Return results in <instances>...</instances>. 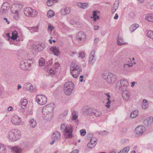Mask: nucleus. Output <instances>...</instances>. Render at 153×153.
Segmentation results:
<instances>
[{
	"label": "nucleus",
	"instance_id": "obj_63",
	"mask_svg": "<svg viewBox=\"0 0 153 153\" xmlns=\"http://www.w3.org/2000/svg\"><path fill=\"white\" fill-rule=\"evenodd\" d=\"M79 152L78 149H76L71 152L70 153H78Z\"/></svg>",
	"mask_w": 153,
	"mask_h": 153
},
{
	"label": "nucleus",
	"instance_id": "obj_21",
	"mask_svg": "<svg viewBox=\"0 0 153 153\" xmlns=\"http://www.w3.org/2000/svg\"><path fill=\"white\" fill-rule=\"evenodd\" d=\"M117 39V45H119L121 46L123 45L126 44V42H124V40L121 36H118Z\"/></svg>",
	"mask_w": 153,
	"mask_h": 153
},
{
	"label": "nucleus",
	"instance_id": "obj_11",
	"mask_svg": "<svg viewBox=\"0 0 153 153\" xmlns=\"http://www.w3.org/2000/svg\"><path fill=\"white\" fill-rule=\"evenodd\" d=\"M128 63H125L123 65L121 68V71L123 73H126L131 71V68L132 67L134 64H135L136 63L134 62H131L130 63L129 62Z\"/></svg>",
	"mask_w": 153,
	"mask_h": 153
},
{
	"label": "nucleus",
	"instance_id": "obj_6",
	"mask_svg": "<svg viewBox=\"0 0 153 153\" xmlns=\"http://www.w3.org/2000/svg\"><path fill=\"white\" fill-rule=\"evenodd\" d=\"M24 12L25 15L28 17H34L37 15V11L30 7L25 8L24 9Z\"/></svg>",
	"mask_w": 153,
	"mask_h": 153
},
{
	"label": "nucleus",
	"instance_id": "obj_16",
	"mask_svg": "<svg viewBox=\"0 0 153 153\" xmlns=\"http://www.w3.org/2000/svg\"><path fill=\"white\" fill-rule=\"evenodd\" d=\"M61 137V134L57 131L54 132L52 135V139H53L56 141L59 140Z\"/></svg>",
	"mask_w": 153,
	"mask_h": 153
},
{
	"label": "nucleus",
	"instance_id": "obj_58",
	"mask_svg": "<svg viewBox=\"0 0 153 153\" xmlns=\"http://www.w3.org/2000/svg\"><path fill=\"white\" fill-rule=\"evenodd\" d=\"M104 133H105L106 134H107V133H108V132L107 131H100V132L99 133V134L100 135H104Z\"/></svg>",
	"mask_w": 153,
	"mask_h": 153
},
{
	"label": "nucleus",
	"instance_id": "obj_57",
	"mask_svg": "<svg viewBox=\"0 0 153 153\" xmlns=\"http://www.w3.org/2000/svg\"><path fill=\"white\" fill-rule=\"evenodd\" d=\"M127 128H124L121 130V132L122 133H125L127 131Z\"/></svg>",
	"mask_w": 153,
	"mask_h": 153
},
{
	"label": "nucleus",
	"instance_id": "obj_8",
	"mask_svg": "<svg viewBox=\"0 0 153 153\" xmlns=\"http://www.w3.org/2000/svg\"><path fill=\"white\" fill-rule=\"evenodd\" d=\"M102 78L104 79H106L107 78L106 80L107 82L111 84L114 83L117 80V78L115 75L109 73L106 76L105 75H103Z\"/></svg>",
	"mask_w": 153,
	"mask_h": 153
},
{
	"label": "nucleus",
	"instance_id": "obj_54",
	"mask_svg": "<svg viewBox=\"0 0 153 153\" xmlns=\"http://www.w3.org/2000/svg\"><path fill=\"white\" fill-rule=\"evenodd\" d=\"M68 113V110L67 109H66L65 110L64 112L62 114V115L63 116H66Z\"/></svg>",
	"mask_w": 153,
	"mask_h": 153
},
{
	"label": "nucleus",
	"instance_id": "obj_25",
	"mask_svg": "<svg viewBox=\"0 0 153 153\" xmlns=\"http://www.w3.org/2000/svg\"><path fill=\"white\" fill-rule=\"evenodd\" d=\"M102 114L101 111L100 110H93L92 112V115H94L97 117L100 116Z\"/></svg>",
	"mask_w": 153,
	"mask_h": 153
},
{
	"label": "nucleus",
	"instance_id": "obj_27",
	"mask_svg": "<svg viewBox=\"0 0 153 153\" xmlns=\"http://www.w3.org/2000/svg\"><path fill=\"white\" fill-rule=\"evenodd\" d=\"M93 109L91 108H88L85 109L83 112V113L84 114L88 115L89 114L90 116L92 115V112L93 111Z\"/></svg>",
	"mask_w": 153,
	"mask_h": 153
},
{
	"label": "nucleus",
	"instance_id": "obj_43",
	"mask_svg": "<svg viewBox=\"0 0 153 153\" xmlns=\"http://www.w3.org/2000/svg\"><path fill=\"white\" fill-rule=\"evenodd\" d=\"M45 62L44 59L43 58H41L39 61V65L40 66L44 65H45Z\"/></svg>",
	"mask_w": 153,
	"mask_h": 153
},
{
	"label": "nucleus",
	"instance_id": "obj_13",
	"mask_svg": "<svg viewBox=\"0 0 153 153\" xmlns=\"http://www.w3.org/2000/svg\"><path fill=\"white\" fill-rule=\"evenodd\" d=\"M12 124L15 125H18L21 122V119L20 117L17 115L13 116L11 119Z\"/></svg>",
	"mask_w": 153,
	"mask_h": 153
},
{
	"label": "nucleus",
	"instance_id": "obj_15",
	"mask_svg": "<svg viewBox=\"0 0 153 153\" xmlns=\"http://www.w3.org/2000/svg\"><path fill=\"white\" fill-rule=\"evenodd\" d=\"M153 121V117H149L144 120L143 123L146 126L149 127L152 124Z\"/></svg>",
	"mask_w": 153,
	"mask_h": 153
},
{
	"label": "nucleus",
	"instance_id": "obj_5",
	"mask_svg": "<svg viewBox=\"0 0 153 153\" xmlns=\"http://www.w3.org/2000/svg\"><path fill=\"white\" fill-rule=\"evenodd\" d=\"M74 85L71 82H66L64 85V92L67 95L71 94L74 88Z\"/></svg>",
	"mask_w": 153,
	"mask_h": 153
},
{
	"label": "nucleus",
	"instance_id": "obj_24",
	"mask_svg": "<svg viewBox=\"0 0 153 153\" xmlns=\"http://www.w3.org/2000/svg\"><path fill=\"white\" fill-rule=\"evenodd\" d=\"M27 102V100L26 99H23L21 101V106L23 109H25L26 108Z\"/></svg>",
	"mask_w": 153,
	"mask_h": 153
},
{
	"label": "nucleus",
	"instance_id": "obj_17",
	"mask_svg": "<svg viewBox=\"0 0 153 153\" xmlns=\"http://www.w3.org/2000/svg\"><path fill=\"white\" fill-rule=\"evenodd\" d=\"M130 93L129 92L125 90L123 92L122 96L123 98L125 100H128L130 97Z\"/></svg>",
	"mask_w": 153,
	"mask_h": 153
},
{
	"label": "nucleus",
	"instance_id": "obj_45",
	"mask_svg": "<svg viewBox=\"0 0 153 153\" xmlns=\"http://www.w3.org/2000/svg\"><path fill=\"white\" fill-rule=\"evenodd\" d=\"M93 17L94 18V20L96 21L97 19H99V17L98 16H97V12L96 11H94L93 14Z\"/></svg>",
	"mask_w": 153,
	"mask_h": 153
},
{
	"label": "nucleus",
	"instance_id": "obj_36",
	"mask_svg": "<svg viewBox=\"0 0 153 153\" xmlns=\"http://www.w3.org/2000/svg\"><path fill=\"white\" fill-rule=\"evenodd\" d=\"M77 112L75 111H73L72 113L71 119L72 120H75L78 117Z\"/></svg>",
	"mask_w": 153,
	"mask_h": 153
},
{
	"label": "nucleus",
	"instance_id": "obj_1",
	"mask_svg": "<svg viewBox=\"0 0 153 153\" xmlns=\"http://www.w3.org/2000/svg\"><path fill=\"white\" fill-rule=\"evenodd\" d=\"M60 130L63 132V135L66 138H71L73 137V127L71 125L62 124L60 126Z\"/></svg>",
	"mask_w": 153,
	"mask_h": 153
},
{
	"label": "nucleus",
	"instance_id": "obj_51",
	"mask_svg": "<svg viewBox=\"0 0 153 153\" xmlns=\"http://www.w3.org/2000/svg\"><path fill=\"white\" fill-rule=\"evenodd\" d=\"M80 131V134L82 136H84L86 134V131L84 129L81 130Z\"/></svg>",
	"mask_w": 153,
	"mask_h": 153
},
{
	"label": "nucleus",
	"instance_id": "obj_28",
	"mask_svg": "<svg viewBox=\"0 0 153 153\" xmlns=\"http://www.w3.org/2000/svg\"><path fill=\"white\" fill-rule=\"evenodd\" d=\"M95 51L94 50H93L90 53L88 60V63L89 64L91 63L92 62L94 57V55L95 53Z\"/></svg>",
	"mask_w": 153,
	"mask_h": 153
},
{
	"label": "nucleus",
	"instance_id": "obj_52",
	"mask_svg": "<svg viewBox=\"0 0 153 153\" xmlns=\"http://www.w3.org/2000/svg\"><path fill=\"white\" fill-rule=\"evenodd\" d=\"M93 143H96V144L97 143V139L95 137H93L91 138L90 141Z\"/></svg>",
	"mask_w": 153,
	"mask_h": 153
},
{
	"label": "nucleus",
	"instance_id": "obj_48",
	"mask_svg": "<svg viewBox=\"0 0 153 153\" xmlns=\"http://www.w3.org/2000/svg\"><path fill=\"white\" fill-rule=\"evenodd\" d=\"M32 85L29 83H27L24 84V87L25 88L28 89Z\"/></svg>",
	"mask_w": 153,
	"mask_h": 153
},
{
	"label": "nucleus",
	"instance_id": "obj_41",
	"mask_svg": "<svg viewBox=\"0 0 153 153\" xmlns=\"http://www.w3.org/2000/svg\"><path fill=\"white\" fill-rule=\"evenodd\" d=\"M119 1L118 0L115 1V3L114 4V5H115L116 3H117L118 6H114L113 7H112L111 10L112 13H114L116 10L118 8V6L119 5Z\"/></svg>",
	"mask_w": 153,
	"mask_h": 153
},
{
	"label": "nucleus",
	"instance_id": "obj_60",
	"mask_svg": "<svg viewBox=\"0 0 153 153\" xmlns=\"http://www.w3.org/2000/svg\"><path fill=\"white\" fill-rule=\"evenodd\" d=\"M11 12L13 13H16L17 14L18 13V11L17 10H16L15 12L13 11V8H11Z\"/></svg>",
	"mask_w": 153,
	"mask_h": 153
},
{
	"label": "nucleus",
	"instance_id": "obj_30",
	"mask_svg": "<svg viewBox=\"0 0 153 153\" xmlns=\"http://www.w3.org/2000/svg\"><path fill=\"white\" fill-rule=\"evenodd\" d=\"M146 19L149 22H153V14H147Z\"/></svg>",
	"mask_w": 153,
	"mask_h": 153
},
{
	"label": "nucleus",
	"instance_id": "obj_59",
	"mask_svg": "<svg viewBox=\"0 0 153 153\" xmlns=\"http://www.w3.org/2000/svg\"><path fill=\"white\" fill-rule=\"evenodd\" d=\"M30 92H33V86L32 85L30 86V87L28 89Z\"/></svg>",
	"mask_w": 153,
	"mask_h": 153
},
{
	"label": "nucleus",
	"instance_id": "obj_7",
	"mask_svg": "<svg viewBox=\"0 0 153 153\" xmlns=\"http://www.w3.org/2000/svg\"><path fill=\"white\" fill-rule=\"evenodd\" d=\"M117 87L122 90L126 89L129 85L128 80L125 79H122L119 82L118 81L116 83Z\"/></svg>",
	"mask_w": 153,
	"mask_h": 153
},
{
	"label": "nucleus",
	"instance_id": "obj_47",
	"mask_svg": "<svg viewBox=\"0 0 153 153\" xmlns=\"http://www.w3.org/2000/svg\"><path fill=\"white\" fill-rule=\"evenodd\" d=\"M38 30V27H33L31 28L30 29L31 32H36Z\"/></svg>",
	"mask_w": 153,
	"mask_h": 153
},
{
	"label": "nucleus",
	"instance_id": "obj_10",
	"mask_svg": "<svg viewBox=\"0 0 153 153\" xmlns=\"http://www.w3.org/2000/svg\"><path fill=\"white\" fill-rule=\"evenodd\" d=\"M36 101L39 104L43 105L47 102V98L44 95H38L36 98Z\"/></svg>",
	"mask_w": 153,
	"mask_h": 153
},
{
	"label": "nucleus",
	"instance_id": "obj_64",
	"mask_svg": "<svg viewBox=\"0 0 153 153\" xmlns=\"http://www.w3.org/2000/svg\"><path fill=\"white\" fill-rule=\"evenodd\" d=\"M99 26L98 25H96L94 27V29L95 30H98L99 29Z\"/></svg>",
	"mask_w": 153,
	"mask_h": 153
},
{
	"label": "nucleus",
	"instance_id": "obj_29",
	"mask_svg": "<svg viewBox=\"0 0 153 153\" xmlns=\"http://www.w3.org/2000/svg\"><path fill=\"white\" fill-rule=\"evenodd\" d=\"M139 27V25L137 24H135L131 25L129 28L130 31L132 32L135 30L136 29Z\"/></svg>",
	"mask_w": 153,
	"mask_h": 153
},
{
	"label": "nucleus",
	"instance_id": "obj_32",
	"mask_svg": "<svg viewBox=\"0 0 153 153\" xmlns=\"http://www.w3.org/2000/svg\"><path fill=\"white\" fill-rule=\"evenodd\" d=\"M10 6V5L9 3L7 2H6L3 3L2 6L1 7L7 10H8Z\"/></svg>",
	"mask_w": 153,
	"mask_h": 153
},
{
	"label": "nucleus",
	"instance_id": "obj_44",
	"mask_svg": "<svg viewBox=\"0 0 153 153\" xmlns=\"http://www.w3.org/2000/svg\"><path fill=\"white\" fill-rule=\"evenodd\" d=\"M7 11L8 10L5 9L1 7V9L0 10V15H4L5 14H6V13L7 12Z\"/></svg>",
	"mask_w": 153,
	"mask_h": 153
},
{
	"label": "nucleus",
	"instance_id": "obj_56",
	"mask_svg": "<svg viewBox=\"0 0 153 153\" xmlns=\"http://www.w3.org/2000/svg\"><path fill=\"white\" fill-rule=\"evenodd\" d=\"M48 28V30H50L51 31L53 30L54 27L51 25H49Z\"/></svg>",
	"mask_w": 153,
	"mask_h": 153
},
{
	"label": "nucleus",
	"instance_id": "obj_53",
	"mask_svg": "<svg viewBox=\"0 0 153 153\" xmlns=\"http://www.w3.org/2000/svg\"><path fill=\"white\" fill-rule=\"evenodd\" d=\"M59 64L58 62H56L53 65L54 69H58L59 67Z\"/></svg>",
	"mask_w": 153,
	"mask_h": 153
},
{
	"label": "nucleus",
	"instance_id": "obj_62",
	"mask_svg": "<svg viewBox=\"0 0 153 153\" xmlns=\"http://www.w3.org/2000/svg\"><path fill=\"white\" fill-rule=\"evenodd\" d=\"M99 38H96L94 40V43L96 44H97L98 42H99Z\"/></svg>",
	"mask_w": 153,
	"mask_h": 153
},
{
	"label": "nucleus",
	"instance_id": "obj_14",
	"mask_svg": "<svg viewBox=\"0 0 153 153\" xmlns=\"http://www.w3.org/2000/svg\"><path fill=\"white\" fill-rule=\"evenodd\" d=\"M45 48V45L44 43H42L40 44L34 45L33 46V49L39 52H40L43 51Z\"/></svg>",
	"mask_w": 153,
	"mask_h": 153
},
{
	"label": "nucleus",
	"instance_id": "obj_2",
	"mask_svg": "<svg viewBox=\"0 0 153 153\" xmlns=\"http://www.w3.org/2000/svg\"><path fill=\"white\" fill-rule=\"evenodd\" d=\"M70 71L73 77L78 78L80 73L82 71L81 67L77 63H73L70 65Z\"/></svg>",
	"mask_w": 153,
	"mask_h": 153
},
{
	"label": "nucleus",
	"instance_id": "obj_23",
	"mask_svg": "<svg viewBox=\"0 0 153 153\" xmlns=\"http://www.w3.org/2000/svg\"><path fill=\"white\" fill-rule=\"evenodd\" d=\"M12 151L15 153H21L22 150V148L18 146L12 148Z\"/></svg>",
	"mask_w": 153,
	"mask_h": 153
},
{
	"label": "nucleus",
	"instance_id": "obj_61",
	"mask_svg": "<svg viewBox=\"0 0 153 153\" xmlns=\"http://www.w3.org/2000/svg\"><path fill=\"white\" fill-rule=\"evenodd\" d=\"M84 77V76L82 75H81L79 77V81L80 82H82L83 81V78Z\"/></svg>",
	"mask_w": 153,
	"mask_h": 153
},
{
	"label": "nucleus",
	"instance_id": "obj_3",
	"mask_svg": "<svg viewBox=\"0 0 153 153\" xmlns=\"http://www.w3.org/2000/svg\"><path fill=\"white\" fill-rule=\"evenodd\" d=\"M21 137L20 131L18 129H12L10 130L8 134V138L10 140L15 141L20 139Z\"/></svg>",
	"mask_w": 153,
	"mask_h": 153
},
{
	"label": "nucleus",
	"instance_id": "obj_39",
	"mask_svg": "<svg viewBox=\"0 0 153 153\" xmlns=\"http://www.w3.org/2000/svg\"><path fill=\"white\" fill-rule=\"evenodd\" d=\"M56 69H53L52 68L50 69L48 72V73L51 76H53L56 73Z\"/></svg>",
	"mask_w": 153,
	"mask_h": 153
},
{
	"label": "nucleus",
	"instance_id": "obj_31",
	"mask_svg": "<svg viewBox=\"0 0 153 153\" xmlns=\"http://www.w3.org/2000/svg\"><path fill=\"white\" fill-rule=\"evenodd\" d=\"M12 36L11 37V39L13 40L16 39L18 36L17 32L15 30L12 31Z\"/></svg>",
	"mask_w": 153,
	"mask_h": 153
},
{
	"label": "nucleus",
	"instance_id": "obj_18",
	"mask_svg": "<svg viewBox=\"0 0 153 153\" xmlns=\"http://www.w3.org/2000/svg\"><path fill=\"white\" fill-rule=\"evenodd\" d=\"M85 38V36L82 32H79L76 37V39L80 41L83 40Z\"/></svg>",
	"mask_w": 153,
	"mask_h": 153
},
{
	"label": "nucleus",
	"instance_id": "obj_20",
	"mask_svg": "<svg viewBox=\"0 0 153 153\" xmlns=\"http://www.w3.org/2000/svg\"><path fill=\"white\" fill-rule=\"evenodd\" d=\"M61 12L62 15H65L69 14L70 12V9L69 7H65L62 8L61 10Z\"/></svg>",
	"mask_w": 153,
	"mask_h": 153
},
{
	"label": "nucleus",
	"instance_id": "obj_42",
	"mask_svg": "<svg viewBox=\"0 0 153 153\" xmlns=\"http://www.w3.org/2000/svg\"><path fill=\"white\" fill-rule=\"evenodd\" d=\"M96 143H93L90 141V142L87 144V147L89 148H94L96 145Z\"/></svg>",
	"mask_w": 153,
	"mask_h": 153
},
{
	"label": "nucleus",
	"instance_id": "obj_33",
	"mask_svg": "<svg viewBox=\"0 0 153 153\" xmlns=\"http://www.w3.org/2000/svg\"><path fill=\"white\" fill-rule=\"evenodd\" d=\"M6 149L5 146L3 144L0 143V153H6Z\"/></svg>",
	"mask_w": 153,
	"mask_h": 153
},
{
	"label": "nucleus",
	"instance_id": "obj_50",
	"mask_svg": "<svg viewBox=\"0 0 153 153\" xmlns=\"http://www.w3.org/2000/svg\"><path fill=\"white\" fill-rule=\"evenodd\" d=\"M79 57H81L82 59L84 58L85 57V53L83 51H81L79 54Z\"/></svg>",
	"mask_w": 153,
	"mask_h": 153
},
{
	"label": "nucleus",
	"instance_id": "obj_12",
	"mask_svg": "<svg viewBox=\"0 0 153 153\" xmlns=\"http://www.w3.org/2000/svg\"><path fill=\"white\" fill-rule=\"evenodd\" d=\"M145 128L143 126H139L135 128V133L136 136L138 137L141 135L145 131Z\"/></svg>",
	"mask_w": 153,
	"mask_h": 153
},
{
	"label": "nucleus",
	"instance_id": "obj_35",
	"mask_svg": "<svg viewBox=\"0 0 153 153\" xmlns=\"http://www.w3.org/2000/svg\"><path fill=\"white\" fill-rule=\"evenodd\" d=\"M138 111L137 110L133 111L130 114V117L133 118H135L138 115Z\"/></svg>",
	"mask_w": 153,
	"mask_h": 153
},
{
	"label": "nucleus",
	"instance_id": "obj_38",
	"mask_svg": "<svg viewBox=\"0 0 153 153\" xmlns=\"http://www.w3.org/2000/svg\"><path fill=\"white\" fill-rule=\"evenodd\" d=\"M130 149L128 146L124 148L122 150L120 151L118 153H127Z\"/></svg>",
	"mask_w": 153,
	"mask_h": 153
},
{
	"label": "nucleus",
	"instance_id": "obj_49",
	"mask_svg": "<svg viewBox=\"0 0 153 153\" xmlns=\"http://www.w3.org/2000/svg\"><path fill=\"white\" fill-rule=\"evenodd\" d=\"M53 0H48L47 2V5L48 6H51L53 4Z\"/></svg>",
	"mask_w": 153,
	"mask_h": 153
},
{
	"label": "nucleus",
	"instance_id": "obj_34",
	"mask_svg": "<svg viewBox=\"0 0 153 153\" xmlns=\"http://www.w3.org/2000/svg\"><path fill=\"white\" fill-rule=\"evenodd\" d=\"M29 124L31 127L34 128L36 126V123L34 119H32L29 121Z\"/></svg>",
	"mask_w": 153,
	"mask_h": 153
},
{
	"label": "nucleus",
	"instance_id": "obj_4",
	"mask_svg": "<svg viewBox=\"0 0 153 153\" xmlns=\"http://www.w3.org/2000/svg\"><path fill=\"white\" fill-rule=\"evenodd\" d=\"M53 108L51 104L44 106L42 110V113L44 115H45V117L47 119L51 117L52 116Z\"/></svg>",
	"mask_w": 153,
	"mask_h": 153
},
{
	"label": "nucleus",
	"instance_id": "obj_19",
	"mask_svg": "<svg viewBox=\"0 0 153 153\" xmlns=\"http://www.w3.org/2000/svg\"><path fill=\"white\" fill-rule=\"evenodd\" d=\"M50 49L56 56H58L60 53V51L58 49V48H57L56 46H52L50 48Z\"/></svg>",
	"mask_w": 153,
	"mask_h": 153
},
{
	"label": "nucleus",
	"instance_id": "obj_46",
	"mask_svg": "<svg viewBox=\"0 0 153 153\" xmlns=\"http://www.w3.org/2000/svg\"><path fill=\"white\" fill-rule=\"evenodd\" d=\"M147 36L153 39V32L152 30H149L147 33Z\"/></svg>",
	"mask_w": 153,
	"mask_h": 153
},
{
	"label": "nucleus",
	"instance_id": "obj_55",
	"mask_svg": "<svg viewBox=\"0 0 153 153\" xmlns=\"http://www.w3.org/2000/svg\"><path fill=\"white\" fill-rule=\"evenodd\" d=\"M52 60L53 59H51L49 61L47 62V64L48 65H51L52 64L53 62Z\"/></svg>",
	"mask_w": 153,
	"mask_h": 153
},
{
	"label": "nucleus",
	"instance_id": "obj_26",
	"mask_svg": "<svg viewBox=\"0 0 153 153\" xmlns=\"http://www.w3.org/2000/svg\"><path fill=\"white\" fill-rule=\"evenodd\" d=\"M142 107L143 109H146L148 107V103L147 100L146 99L143 100L142 104Z\"/></svg>",
	"mask_w": 153,
	"mask_h": 153
},
{
	"label": "nucleus",
	"instance_id": "obj_40",
	"mask_svg": "<svg viewBox=\"0 0 153 153\" xmlns=\"http://www.w3.org/2000/svg\"><path fill=\"white\" fill-rule=\"evenodd\" d=\"M107 97L108 98H106V100H107L108 101L106 103L105 106L107 107V108H110V104L111 103V101L110 100V98H111V96L110 95H108V96Z\"/></svg>",
	"mask_w": 153,
	"mask_h": 153
},
{
	"label": "nucleus",
	"instance_id": "obj_37",
	"mask_svg": "<svg viewBox=\"0 0 153 153\" xmlns=\"http://www.w3.org/2000/svg\"><path fill=\"white\" fill-rule=\"evenodd\" d=\"M54 11L51 10H49L47 12V16L48 18H51L54 16Z\"/></svg>",
	"mask_w": 153,
	"mask_h": 153
},
{
	"label": "nucleus",
	"instance_id": "obj_9",
	"mask_svg": "<svg viewBox=\"0 0 153 153\" xmlns=\"http://www.w3.org/2000/svg\"><path fill=\"white\" fill-rule=\"evenodd\" d=\"M31 60L30 59H24L21 61L20 63V68L23 70L28 69L30 67Z\"/></svg>",
	"mask_w": 153,
	"mask_h": 153
},
{
	"label": "nucleus",
	"instance_id": "obj_22",
	"mask_svg": "<svg viewBox=\"0 0 153 153\" xmlns=\"http://www.w3.org/2000/svg\"><path fill=\"white\" fill-rule=\"evenodd\" d=\"M76 4L78 7L83 9H86L89 6L88 4L86 3L78 2Z\"/></svg>",
	"mask_w": 153,
	"mask_h": 153
}]
</instances>
